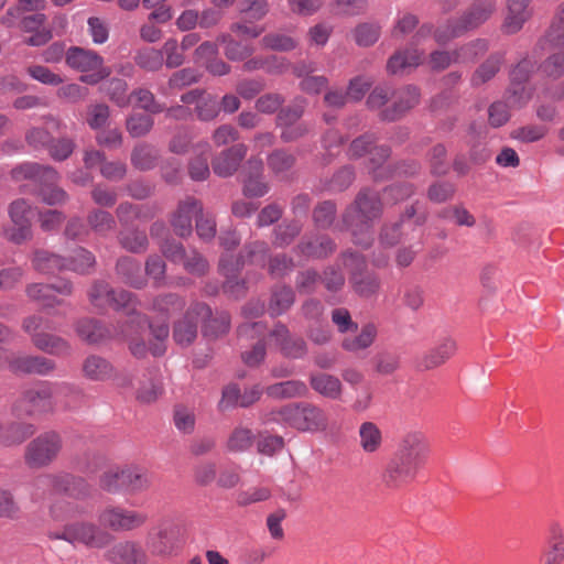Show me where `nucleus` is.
Wrapping results in <instances>:
<instances>
[{"label": "nucleus", "instance_id": "52", "mask_svg": "<svg viewBox=\"0 0 564 564\" xmlns=\"http://www.w3.org/2000/svg\"><path fill=\"white\" fill-rule=\"evenodd\" d=\"M185 305L183 297L175 293H167L158 296L153 301L152 310L165 318L177 311H181Z\"/></svg>", "mask_w": 564, "mask_h": 564}, {"label": "nucleus", "instance_id": "12", "mask_svg": "<svg viewBox=\"0 0 564 564\" xmlns=\"http://www.w3.org/2000/svg\"><path fill=\"white\" fill-rule=\"evenodd\" d=\"M210 316V308L204 303L192 304L173 326L172 337L182 346H189L197 337L198 323Z\"/></svg>", "mask_w": 564, "mask_h": 564}, {"label": "nucleus", "instance_id": "48", "mask_svg": "<svg viewBox=\"0 0 564 564\" xmlns=\"http://www.w3.org/2000/svg\"><path fill=\"white\" fill-rule=\"evenodd\" d=\"M173 422L178 432L191 434L195 430L196 415L193 406L176 404L173 410Z\"/></svg>", "mask_w": 564, "mask_h": 564}, {"label": "nucleus", "instance_id": "10", "mask_svg": "<svg viewBox=\"0 0 564 564\" xmlns=\"http://www.w3.org/2000/svg\"><path fill=\"white\" fill-rule=\"evenodd\" d=\"M62 449V438L56 432H45L32 440L24 453V459L31 468L48 466Z\"/></svg>", "mask_w": 564, "mask_h": 564}, {"label": "nucleus", "instance_id": "55", "mask_svg": "<svg viewBox=\"0 0 564 564\" xmlns=\"http://www.w3.org/2000/svg\"><path fill=\"white\" fill-rule=\"evenodd\" d=\"M67 270H72L74 272L80 274H87L90 269L94 268L96 263L95 256L85 248H77L74 250V253L69 260H66Z\"/></svg>", "mask_w": 564, "mask_h": 564}, {"label": "nucleus", "instance_id": "19", "mask_svg": "<svg viewBox=\"0 0 564 564\" xmlns=\"http://www.w3.org/2000/svg\"><path fill=\"white\" fill-rule=\"evenodd\" d=\"M247 147L237 143L219 152L212 161L213 171L220 177L234 175L247 155Z\"/></svg>", "mask_w": 564, "mask_h": 564}, {"label": "nucleus", "instance_id": "1", "mask_svg": "<svg viewBox=\"0 0 564 564\" xmlns=\"http://www.w3.org/2000/svg\"><path fill=\"white\" fill-rule=\"evenodd\" d=\"M76 333L89 344L123 336L129 343L131 354L137 358H144L148 352L154 357L165 352L169 326L165 322L158 325L149 323L144 316L133 314L120 332H112L93 318H84L77 323Z\"/></svg>", "mask_w": 564, "mask_h": 564}, {"label": "nucleus", "instance_id": "58", "mask_svg": "<svg viewBox=\"0 0 564 564\" xmlns=\"http://www.w3.org/2000/svg\"><path fill=\"white\" fill-rule=\"evenodd\" d=\"M381 26L377 23L365 22L358 24L354 30V39L359 46H371L380 37Z\"/></svg>", "mask_w": 564, "mask_h": 564}, {"label": "nucleus", "instance_id": "18", "mask_svg": "<svg viewBox=\"0 0 564 564\" xmlns=\"http://www.w3.org/2000/svg\"><path fill=\"white\" fill-rule=\"evenodd\" d=\"M198 213H202V204L198 199L188 196L181 200L171 217L174 232L182 238L191 236L193 232L192 220L193 217L198 216Z\"/></svg>", "mask_w": 564, "mask_h": 564}, {"label": "nucleus", "instance_id": "17", "mask_svg": "<svg viewBox=\"0 0 564 564\" xmlns=\"http://www.w3.org/2000/svg\"><path fill=\"white\" fill-rule=\"evenodd\" d=\"M37 486L51 487L57 494L79 499L89 494L87 482L69 474L44 475L36 480Z\"/></svg>", "mask_w": 564, "mask_h": 564}, {"label": "nucleus", "instance_id": "60", "mask_svg": "<svg viewBox=\"0 0 564 564\" xmlns=\"http://www.w3.org/2000/svg\"><path fill=\"white\" fill-rule=\"evenodd\" d=\"M134 106L150 112L159 113L164 111V106L155 100L154 95L145 88H139L132 91L130 95V102Z\"/></svg>", "mask_w": 564, "mask_h": 564}, {"label": "nucleus", "instance_id": "54", "mask_svg": "<svg viewBox=\"0 0 564 564\" xmlns=\"http://www.w3.org/2000/svg\"><path fill=\"white\" fill-rule=\"evenodd\" d=\"M254 442L253 432L243 426H237L228 437L227 448L230 452L241 453L248 451Z\"/></svg>", "mask_w": 564, "mask_h": 564}, {"label": "nucleus", "instance_id": "61", "mask_svg": "<svg viewBox=\"0 0 564 564\" xmlns=\"http://www.w3.org/2000/svg\"><path fill=\"white\" fill-rule=\"evenodd\" d=\"M306 107L304 98H296L294 102L285 108H282L276 116V126L285 127L296 123L303 116Z\"/></svg>", "mask_w": 564, "mask_h": 564}, {"label": "nucleus", "instance_id": "16", "mask_svg": "<svg viewBox=\"0 0 564 564\" xmlns=\"http://www.w3.org/2000/svg\"><path fill=\"white\" fill-rule=\"evenodd\" d=\"M31 207L24 199H17L11 203L9 215L12 226L4 230L8 240L21 243L31 237Z\"/></svg>", "mask_w": 564, "mask_h": 564}, {"label": "nucleus", "instance_id": "31", "mask_svg": "<svg viewBox=\"0 0 564 564\" xmlns=\"http://www.w3.org/2000/svg\"><path fill=\"white\" fill-rule=\"evenodd\" d=\"M310 382L313 390L325 398L337 400L341 397L343 384L335 376L325 372L312 373Z\"/></svg>", "mask_w": 564, "mask_h": 564}, {"label": "nucleus", "instance_id": "30", "mask_svg": "<svg viewBox=\"0 0 564 564\" xmlns=\"http://www.w3.org/2000/svg\"><path fill=\"white\" fill-rule=\"evenodd\" d=\"M116 271L121 281L132 288L141 289L145 285L139 262L131 257H122L118 260Z\"/></svg>", "mask_w": 564, "mask_h": 564}, {"label": "nucleus", "instance_id": "25", "mask_svg": "<svg viewBox=\"0 0 564 564\" xmlns=\"http://www.w3.org/2000/svg\"><path fill=\"white\" fill-rule=\"evenodd\" d=\"M270 335L285 357L299 359L306 355V343L302 338L291 337L285 325L278 324Z\"/></svg>", "mask_w": 564, "mask_h": 564}, {"label": "nucleus", "instance_id": "15", "mask_svg": "<svg viewBox=\"0 0 564 564\" xmlns=\"http://www.w3.org/2000/svg\"><path fill=\"white\" fill-rule=\"evenodd\" d=\"M268 245L265 242H253L245 248V253L242 254L240 260H237L235 263L229 261L228 256H223L219 260V269L227 278L226 288L231 289L232 281L231 278L235 276L236 272L239 270L241 265L246 262H250L260 267H264L267 260Z\"/></svg>", "mask_w": 564, "mask_h": 564}, {"label": "nucleus", "instance_id": "57", "mask_svg": "<svg viewBox=\"0 0 564 564\" xmlns=\"http://www.w3.org/2000/svg\"><path fill=\"white\" fill-rule=\"evenodd\" d=\"M351 282L354 290L364 297H369L377 293L380 288L379 279L371 273L352 272Z\"/></svg>", "mask_w": 564, "mask_h": 564}, {"label": "nucleus", "instance_id": "53", "mask_svg": "<svg viewBox=\"0 0 564 564\" xmlns=\"http://www.w3.org/2000/svg\"><path fill=\"white\" fill-rule=\"evenodd\" d=\"M199 155L189 163V175L194 181H204L209 176L208 151L209 144L202 143L196 145Z\"/></svg>", "mask_w": 564, "mask_h": 564}, {"label": "nucleus", "instance_id": "40", "mask_svg": "<svg viewBox=\"0 0 564 564\" xmlns=\"http://www.w3.org/2000/svg\"><path fill=\"white\" fill-rule=\"evenodd\" d=\"M217 42L225 44L224 53L230 61H243L250 57L254 52L251 45L236 41L230 34L227 33L219 34Z\"/></svg>", "mask_w": 564, "mask_h": 564}, {"label": "nucleus", "instance_id": "9", "mask_svg": "<svg viewBox=\"0 0 564 564\" xmlns=\"http://www.w3.org/2000/svg\"><path fill=\"white\" fill-rule=\"evenodd\" d=\"M66 64L80 73L93 72L89 75H82L80 82L96 85L107 78L111 70L104 65V58L95 51L73 46L66 52Z\"/></svg>", "mask_w": 564, "mask_h": 564}, {"label": "nucleus", "instance_id": "46", "mask_svg": "<svg viewBox=\"0 0 564 564\" xmlns=\"http://www.w3.org/2000/svg\"><path fill=\"white\" fill-rule=\"evenodd\" d=\"M488 41L477 39L462 45L456 51V61L462 64L474 63L488 51Z\"/></svg>", "mask_w": 564, "mask_h": 564}, {"label": "nucleus", "instance_id": "14", "mask_svg": "<svg viewBox=\"0 0 564 564\" xmlns=\"http://www.w3.org/2000/svg\"><path fill=\"white\" fill-rule=\"evenodd\" d=\"M88 296L91 304L96 307H112L115 310L128 308L129 319L133 314L139 315L133 308H130L132 294L123 290L115 291L106 282L100 281L94 283Z\"/></svg>", "mask_w": 564, "mask_h": 564}, {"label": "nucleus", "instance_id": "5", "mask_svg": "<svg viewBox=\"0 0 564 564\" xmlns=\"http://www.w3.org/2000/svg\"><path fill=\"white\" fill-rule=\"evenodd\" d=\"M263 422L293 427L300 432H322L328 426L325 411L312 403H289L265 413Z\"/></svg>", "mask_w": 564, "mask_h": 564}, {"label": "nucleus", "instance_id": "49", "mask_svg": "<svg viewBox=\"0 0 564 564\" xmlns=\"http://www.w3.org/2000/svg\"><path fill=\"white\" fill-rule=\"evenodd\" d=\"M294 163L295 158L284 150H275L268 156V166L279 178L286 177Z\"/></svg>", "mask_w": 564, "mask_h": 564}, {"label": "nucleus", "instance_id": "28", "mask_svg": "<svg viewBox=\"0 0 564 564\" xmlns=\"http://www.w3.org/2000/svg\"><path fill=\"white\" fill-rule=\"evenodd\" d=\"M546 47L564 50V20L552 18L549 28L533 48L534 55H540Z\"/></svg>", "mask_w": 564, "mask_h": 564}, {"label": "nucleus", "instance_id": "37", "mask_svg": "<svg viewBox=\"0 0 564 564\" xmlns=\"http://www.w3.org/2000/svg\"><path fill=\"white\" fill-rule=\"evenodd\" d=\"M502 62L503 56L501 54H491L474 72L470 78V84L474 87H478L492 79L496 76V74L500 70Z\"/></svg>", "mask_w": 564, "mask_h": 564}, {"label": "nucleus", "instance_id": "33", "mask_svg": "<svg viewBox=\"0 0 564 564\" xmlns=\"http://www.w3.org/2000/svg\"><path fill=\"white\" fill-rule=\"evenodd\" d=\"M113 366L105 358L88 356L83 364L84 376L93 381H106L113 376Z\"/></svg>", "mask_w": 564, "mask_h": 564}, {"label": "nucleus", "instance_id": "50", "mask_svg": "<svg viewBox=\"0 0 564 564\" xmlns=\"http://www.w3.org/2000/svg\"><path fill=\"white\" fill-rule=\"evenodd\" d=\"M549 133V128L543 123H529L513 129L510 137L523 143H533L542 140Z\"/></svg>", "mask_w": 564, "mask_h": 564}, {"label": "nucleus", "instance_id": "2", "mask_svg": "<svg viewBox=\"0 0 564 564\" xmlns=\"http://www.w3.org/2000/svg\"><path fill=\"white\" fill-rule=\"evenodd\" d=\"M430 455V444L420 431L404 433L398 443L393 458L383 471L388 488L401 489L412 482Z\"/></svg>", "mask_w": 564, "mask_h": 564}, {"label": "nucleus", "instance_id": "11", "mask_svg": "<svg viewBox=\"0 0 564 564\" xmlns=\"http://www.w3.org/2000/svg\"><path fill=\"white\" fill-rule=\"evenodd\" d=\"M100 524L115 532L133 531L148 522V514L121 506H107L98 517Z\"/></svg>", "mask_w": 564, "mask_h": 564}, {"label": "nucleus", "instance_id": "3", "mask_svg": "<svg viewBox=\"0 0 564 564\" xmlns=\"http://www.w3.org/2000/svg\"><path fill=\"white\" fill-rule=\"evenodd\" d=\"M84 399L82 390L67 382L42 381L22 392L13 405L15 416H28L54 411L57 404L75 409Z\"/></svg>", "mask_w": 564, "mask_h": 564}, {"label": "nucleus", "instance_id": "27", "mask_svg": "<svg viewBox=\"0 0 564 564\" xmlns=\"http://www.w3.org/2000/svg\"><path fill=\"white\" fill-rule=\"evenodd\" d=\"M122 482L124 490L138 494L148 490L152 485V475L148 469L137 465L122 467Z\"/></svg>", "mask_w": 564, "mask_h": 564}, {"label": "nucleus", "instance_id": "29", "mask_svg": "<svg viewBox=\"0 0 564 564\" xmlns=\"http://www.w3.org/2000/svg\"><path fill=\"white\" fill-rule=\"evenodd\" d=\"M32 344L39 350L50 355L62 357L70 354L69 343L66 339L53 334H33Z\"/></svg>", "mask_w": 564, "mask_h": 564}, {"label": "nucleus", "instance_id": "41", "mask_svg": "<svg viewBox=\"0 0 564 564\" xmlns=\"http://www.w3.org/2000/svg\"><path fill=\"white\" fill-rule=\"evenodd\" d=\"M377 336V328L373 324L365 325L360 333L355 337H346L341 343V347L351 352L366 349L372 345Z\"/></svg>", "mask_w": 564, "mask_h": 564}, {"label": "nucleus", "instance_id": "59", "mask_svg": "<svg viewBox=\"0 0 564 564\" xmlns=\"http://www.w3.org/2000/svg\"><path fill=\"white\" fill-rule=\"evenodd\" d=\"M541 74L549 79H558L564 76V52L549 55L539 67Z\"/></svg>", "mask_w": 564, "mask_h": 564}, {"label": "nucleus", "instance_id": "44", "mask_svg": "<svg viewBox=\"0 0 564 564\" xmlns=\"http://www.w3.org/2000/svg\"><path fill=\"white\" fill-rule=\"evenodd\" d=\"M134 63L147 72H158L164 65L163 53L154 47H144L134 55Z\"/></svg>", "mask_w": 564, "mask_h": 564}, {"label": "nucleus", "instance_id": "6", "mask_svg": "<svg viewBox=\"0 0 564 564\" xmlns=\"http://www.w3.org/2000/svg\"><path fill=\"white\" fill-rule=\"evenodd\" d=\"M11 177L15 182H35L39 185L37 195L47 205L64 204L68 198L67 193L56 186L59 175L52 166L26 162L12 169Z\"/></svg>", "mask_w": 564, "mask_h": 564}, {"label": "nucleus", "instance_id": "23", "mask_svg": "<svg viewBox=\"0 0 564 564\" xmlns=\"http://www.w3.org/2000/svg\"><path fill=\"white\" fill-rule=\"evenodd\" d=\"M531 0H508V10L501 30L506 34L519 32L531 18Z\"/></svg>", "mask_w": 564, "mask_h": 564}, {"label": "nucleus", "instance_id": "20", "mask_svg": "<svg viewBox=\"0 0 564 564\" xmlns=\"http://www.w3.org/2000/svg\"><path fill=\"white\" fill-rule=\"evenodd\" d=\"M8 366L13 372L45 376L56 368L55 362L43 356H9Z\"/></svg>", "mask_w": 564, "mask_h": 564}, {"label": "nucleus", "instance_id": "7", "mask_svg": "<svg viewBox=\"0 0 564 564\" xmlns=\"http://www.w3.org/2000/svg\"><path fill=\"white\" fill-rule=\"evenodd\" d=\"M495 0H482L473 4L459 18L448 20L434 32V39L438 44H446L449 41L463 36L466 32L482 25L496 11Z\"/></svg>", "mask_w": 564, "mask_h": 564}, {"label": "nucleus", "instance_id": "56", "mask_svg": "<svg viewBox=\"0 0 564 564\" xmlns=\"http://www.w3.org/2000/svg\"><path fill=\"white\" fill-rule=\"evenodd\" d=\"M270 6L267 0H240L238 11L249 21H260L269 12Z\"/></svg>", "mask_w": 564, "mask_h": 564}, {"label": "nucleus", "instance_id": "39", "mask_svg": "<svg viewBox=\"0 0 564 564\" xmlns=\"http://www.w3.org/2000/svg\"><path fill=\"white\" fill-rule=\"evenodd\" d=\"M535 88L529 83L510 82L507 89V100L516 109L524 108L533 98Z\"/></svg>", "mask_w": 564, "mask_h": 564}, {"label": "nucleus", "instance_id": "22", "mask_svg": "<svg viewBox=\"0 0 564 564\" xmlns=\"http://www.w3.org/2000/svg\"><path fill=\"white\" fill-rule=\"evenodd\" d=\"M107 558L113 564H148L149 556L135 541H122L107 552Z\"/></svg>", "mask_w": 564, "mask_h": 564}, {"label": "nucleus", "instance_id": "42", "mask_svg": "<svg viewBox=\"0 0 564 564\" xmlns=\"http://www.w3.org/2000/svg\"><path fill=\"white\" fill-rule=\"evenodd\" d=\"M297 249L308 258H325L335 251V243L328 237H321L314 241H302Z\"/></svg>", "mask_w": 564, "mask_h": 564}, {"label": "nucleus", "instance_id": "47", "mask_svg": "<svg viewBox=\"0 0 564 564\" xmlns=\"http://www.w3.org/2000/svg\"><path fill=\"white\" fill-rule=\"evenodd\" d=\"M26 294L31 300L39 302L44 308L64 304L63 301L56 299L53 294V286L48 284H30L26 288Z\"/></svg>", "mask_w": 564, "mask_h": 564}, {"label": "nucleus", "instance_id": "45", "mask_svg": "<svg viewBox=\"0 0 564 564\" xmlns=\"http://www.w3.org/2000/svg\"><path fill=\"white\" fill-rule=\"evenodd\" d=\"M260 44L267 50L290 52L297 47L299 41L289 34L271 32L261 39Z\"/></svg>", "mask_w": 564, "mask_h": 564}, {"label": "nucleus", "instance_id": "34", "mask_svg": "<svg viewBox=\"0 0 564 564\" xmlns=\"http://www.w3.org/2000/svg\"><path fill=\"white\" fill-rule=\"evenodd\" d=\"M306 384L301 380H288L268 386L264 390L273 399L301 398L307 393Z\"/></svg>", "mask_w": 564, "mask_h": 564}, {"label": "nucleus", "instance_id": "51", "mask_svg": "<svg viewBox=\"0 0 564 564\" xmlns=\"http://www.w3.org/2000/svg\"><path fill=\"white\" fill-rule=\"evenodd\" d=\"M163 383L160 378L150 377L140 382L137 390V400L144 404L155 402L163 394Z\"/></svg>", "mask_w": 564, "mask_h": 564}, {"label": "nucleus", "instance_id": "62", "mask_svg": "<svg viewBox=\"0 0 564 564\" xmlns=\"http://www.w3.org/2000/svg\"><path fill=\"white\" fill-rule=\"evenodd\" d=\"M203 334L206 337H218L225 335L229 330L230 318L225 312L217 314L216 316L206 317L204 321Z\"/></svg>", "mask_w": 564, "mask_h": 564}, {"label": "nucleus", "instance_id": "8", "mask_svg": "<svg viewBox=\"0 0 564 564\" xmlns=\"http://www.w3.org/2000/svg\"><path fill=\"white\" fill-rule=\"evenodd\" d=\"M50 536L51 539L65 540L72 544H83L91 549H102L112 539L110 533L90 521L68 523L63 530L51 533Z\"/></svg>", "mask_w": 564, "mask_h": 564}, {"label": "nucleus", "instance_id": "43", "mask_svg": "<svg viewBox=\"0 0 564 564\" xmlns=\"http://www.w3.org/2000/svg\"><path fill=\"white\" fill-rule=\"evenodd\" d=\"M35 432L34 425L30 423H13L0 434V442L6 446H13L23 443Z\"/></svg>", "mask_w": 564, "mask_h": 564}, {"label": "nucleus", "instance_id": "21", "mask_svg": "<svg viewBox=\"0 0 564 564\" xmlns=\"http://www.w3.org/2000/svg\"><path fill=\"white\" fill-rule=\"evenodd\" d=\"M392 106L381 112V118L394 121L419 104L420 93L414 86H405L393 93Z\"/></svg>", "mask_w": 564, "mask_h": 564}, {"label": "nucleus", "instance_id": "24", "mask_svg": "<svg viewBox=\"0 0 564 564\" xmlns=\"http://www.w3.org/2000/svg\"><path fill=\"white\" fill-rule=\"evenodd\" d=\"M45 22L46 15L39 12L24 17L20 21V28L23 32L33 33L25 39V44L30 46H42L52 39L51 30L44 26Z\"/></svg>", "mask_w": 564, "mask_h": 564}, {"label": "nucleus", "instance_id": "35", "mask_svg": "<svg viewBox=\"0 0 564 564\" xmlns=\"http://www.w3.org/2000/svg\"><path fill=\"white\" fill-rule=\"evenodd\" d=\"M421 63L422 54L415 48H410L393 54L388 61L387 69L391 74H400L419 66Z\"/></svg>", "mask_w": 564, "mask_h": 564}, {"label": "nucleus", "instance_id": "13", "mask_svg": "<svg viewBox=\"0 0 564 564\" xmlns=\"http://www.w3.org/2000/svg\"><path fill=\"white\" fill-rule=\"evenodd\" d=\"M180 527L175 523H160L147 538V547L151 555L172 556L180 547Z\"/></svg>", "mask_w": 564, "mask_h": 564}, {"label": "nucleus", "instance_id": "26", "mask_svg": "<svg viewBox=\"0 0 564 564\" xmlns=\"http://www.w3.org/2000/svg\"><path fill=\"white\" fill-rule=\"evenodd\" d=\"M357 440L360 449L367 455L377 454L383 446L382 430L372 421H364L359 424Z\"/></svg>", "mask_w": 564, "mask_h": 564}, {"label": "nucleus", "instance_id": "63", "mask_svg": "<svg viewBox=\"0 0 564 564\" xmlns=\"http://www.w3.org/2000/svg\"><path fill=\"white\" fill-rule=\"evenodd\" d=\"M156 151L148 144H139L133 149L131 162L134 167L147 171L154 166Z\"/></svg>", "mask_w": 564, "mask_h": 564}, {"label": "nucleus", "instance_id": "38", "mask_svg": "<svg viewBox=\"0 0 564 564\" xmlns=\"http://www.w3.org/2000/svg\"><path fill=\"white\" fill-rule=\"evenodd\" d=\"M33 268L42 273H54L66 269V260L45 250H36L32 259Z\"/></svg>", "mask_w": 564, "mask_h": 564}, {"label": "nucleus", "instance_id": "36", "mask_svg": "<svg viewBox=\"0 0 564 564\" xmlns=\"http://www.w3.org/2000/svg\"><path fill=\"white\" fill-rule=\"evenodd\" d=\"M456 350V344L452 339H445L436 347L429 350L422 358L421 365L425 369H433L443 365Z\"/></svg>", "mask_w": 564, "mask_h": 564}, {"label": "nucleus", "instance_id": "4", "mask_svg": "<svg viewBox=\"0 0 564 564\" xmlns=\"http://www.w3.org/2000/svg\"><path fill=\"white\" fill-rule=\"evenodd\" d=\"M381 214L382 203L379 195L370 189L360 191L343 215V220L356 245L367 248L372 243L373 225Z\"/></svg>", "mask_w": 564, "mask_h": 564}, {"label": "nucleus", "instance_id": "32", "mask_svg": "<svg viewBox=\"0 0 564 564\" xmlns=\"http://www.w3.org/2000/svg\"><path fill=\"white\" fill-rule=\"evenodd\" d=\"M295 302V293L292 288L276 285L272 289L268 304V312L271 316H280L288 312Z\"/></svg>", "mask_w": 564, "mask_h": 564}, {"label": "nucleus", "instance_id": "64", "mask_svg": "<svg viewBox=\"0 0 564 564\" xmlns=\"http://www.w3.org/2000/svg\"><path fill=\"white\" fill-rule=\"evenodd\" d=\"M161 52L163 53L164 64L167 68L180 67L185 62L184 51L176 39H167L164 42Z\"/></svg>", "mask_w": 564, "mask_h": 564}]
</instances>
